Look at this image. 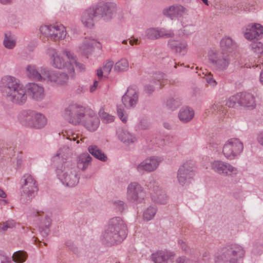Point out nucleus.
<instances>
[{"label":"nucleus","instance_id":"64","mask_svg":"<svg viewBox=\"0 0 263 263\" xmlns=\"http://www.w3.org/2000/svg\"><path fill=\"white\" fill-rule=\"evenodd\" d=\"M103 72H104L102 68H100L97 70V74L98 77L99 79H100L102 78Z\"/></svg>","mask_w":263,"mask_h":263},{"label":"nucleus","instance_id":"15","mask_svg":"<svg viewBox=\"0 0 263 263\" xmlns=\"http://www.w3.org/2000/svg\"><path fill=\"white\" fill-rule=\"evenodd\" d=\"M162 161L161 157L152 156L147 158L136 165L137 171L141 173H150L155 171Z\"/></svg>","mask_w":263,"mask_h":263},{"label":"nucleus","instance_id":"6","mask_svg":"<svg viewBox=\"0 0 263 263\" xmlns=\"http://www.w3.org/2000/svg\"><path fill=\"white\" fill-rule=\"evenodd\" d=\"M48 53L52 60V66L58 69L65 68L70 73L74 72V67L71 60L72 54L68 50H65L63 51V54L66 55L69 60V62H66L64 60L61 58L58 53L57 50L53 48L49 49Z\"/></svg>","mask_w":263,"mask_h":263},{"label":"nucleus","instance_id":"31","mask_svg":"<svg viewBox=\"0 0 263 263\" xmlns=\"http://www.w3.org/2000/svg\"><path fill=\"white\" fill-rule=\"evenodd\" d=\"M194 116V110L188 107L181 108L178 113L179 120L183 123L190 121L193 118Z\"/></svg>","mask_w":263,"mask_h":263},{"label":"nucleus","instance_id":"36","mask_svg":"<svg viewBox=\"0 0 263 263\" xmlns=\"http://www.w3.org/2000/svg\"><path fill=\"white\" fill-rule=\"evenodd\" d=\"M27 257V253L24 251H16L13 253L12 256L13 260L16 263L24 262Z\"/></svg>","mask_w":263,"mask_h":263},{"label":"nucleus","instance_id":"5","mask_svg":"<svg viewBox=\"0 0 263 263\" xmlns=\"http://www.w3.org/2000/svg\"><path fill=\"white\" fill-rule=\"evenodd\" d=\"M20 195L21 202L23 204L29 203L38 191L36 181L32 175L25 174L21 179Z\"/></svg>","mask_w":263,"mask_h":263},{"label":"nucleus","instance_id":"11","mask_svg":"<svg viewBox=\"0 0 263 263\" xmlns=\"http://www.w3.org/2000/svg\"><path fill=\"white\" fill-rule=\"evenodd\" d=\"M146 196L143 188L137 182L130 183L127 191V198L132 202L138 204L142 203Z\"/></svg>","mask_w":263,"mask_h":263},{"label":"nucleus","instance_id":"57","mask_svg":"<svg viewBox=\"0 0 263 263\" xmlns=\"http://www.w3.org/2000/svg\"><path fill=\"white\" fill-rule=\"evenodd\" d=\"M165 77V74L162 72H158L155 74V79L159 82V84L160 85H162V82L161 81V80H163Z\"/></svg>","mask_w":263,"mask_h":263},{"label":"nucleus","instance_id":"32","mask_svg":"<svg viewBox=\"0 0 263 263\" xmlns=\"http://www.w3.org/2000/svg\"><path fill=\"white\" fill-rule=\"evenodd\" d=\"M92 160L88 153H83L77 157V168L84 171L90 164Z\"/></svg>","mask_w":263,"mask_h":263},{"label":"nucleus","instance_id":"55","mask_svg":"<svg viewBox=\"0 0 263 263\" xmlns=\"http://www.w3.org/2000/svg\"><path fill=\"white\" fill-rule=\"evenodd\" d=\"M71 61H72V62L73 63V67H74L75 66L76 68H77L80 71L84 70V65L83 64L77 61V60L75 59L73 55L71 57Z\"/></svg>","mask_w":263,"mask_h":263},{"label":"nucleus","instance_id":"45","mask_svg":"<svg viewBox=\"0 0 263 263\" xmlns=\"http://www.w3.org/2000/svg\"><path fill=\"white\" fill-rule=\"evenodd\" d=\"M117 112L118 117L124 123L127 121V115L125 113L124 109L121 106H117Z\"/></svg>","mask_w":263,"mask_h":263},{"label":"nucleus","instance_id":"37","mask_svg":"<svg viewBox=\"0 0 263 263\" xmlns=\"http://www.w3.org/2000/svg\"><path fill=\"white\" fill-rule=\"evenodd\" d=\"M181 104V102L179 98H171L167 100L166 105L167 108L171 110H175Z\"/></svg>","mask_w":263,"mask_h":263},{"label":"nucleus","instance_id":"39","mask_svg":"<svg viewBox=\"0 0 263 263\" xmlns=\"http://www.w3.org/2000/svg\"><path fill=\"white\" fill-rule=\"evenodd\" d=\"M3 44L7 49H13L16 45V42L11 36L10 34L5 33Z\"/></svg>","mask_w":263,"mask_h":263},{"label":"nucleus","instance_id":"53","mask_svg":"<svg viewBox=\"0 0 263 263\" xmlns=\"http://www.w3.org/2000/svg\"><path fill=\"white\" fill-rule=\"evenodd\" d=\"M66 138L69 139L70 141H72L73 142L76 141V143L78 144L80 142V141H84L83 139L81 138L80 140H79V136L74 133H70V134H67Z\"/></svg>","mask_w":263,"mask_h":263},{"label":"nucleus","instance_id":"44","mask_svg":"<svg viewBox=\"0 0 263 263\" xmlns=\"http://www.w3.org/2000/svg\"><path fill=\"white\" fill-rule=\"evenodd\" d=\"M159 39L161 37L170 38L174 36V32L171 30L158 27Z\"/></svg>","mask_w":263,"mask_h":263},{"label":"nucleus","instance_id":"12","mask_svg":"<svg viewBox=\"0 0 263 263\" xmlns=\"http://www.w3.org/2000/svg\"><path fill=\"white\" fill-rule=\"evenodd\" d=\"M46 75V81L47 83L54 86H65L68 84L69 76L65 73L58 71H44Z\"/></svg>","mask_w":263,"mask_h":263},{"label":"nucleus","instance_id":"14","mask_svg":"<svg viewBox=\"0 0 263 263\" xmlns=\"http://www.w3.org/2000/svg\"><path fill=\"white\" fill-rule=\"evenodd\" d=\"M99 124L100 120L97 115L93 110L87 108L80 124L84 126L89 131L94 132L97 130Z\"/></svg>","mask_w":263,"mask_h":263},{"label":"nucleus","instance_id":"46","mask_svg":"<svg viewBox=\"0 0 263 263\" xmlns=\"http://www.w3.org/2000/svg\"><path fill=\"white\" fill-rule=\"evenodd\" d=\"M113 203L116 209L120 213H122L127 207L123 201L117 200L114 201Z\"/></svg>","mask_w":263,"mask_h":263},{"label":"nucleus","instance_id":"23","mask_svg":"<svg viewBox=\"0 0 263 263\" xmlns=\"http://www.w3.org/2000/svg\"><path fill=\"white\" fill-rule=\"evenodd\" d=\"M98 17L99 15L97 14L96 7H90L83 13L81 21L86 27H91L94 25V21Z\"/></svg>","mask_w":263,"mask_h":263},{"label":"nucleus","instance_id":"21","mask_svg":"<svg viewBox=\"0 0 263 263\" xmlns=\"http://www.w3.org/2000/svg\"><path fill=\"white\" fill-rule=\"evenodd\" d=\"M242 30L245 37L252 40L263 33V27L259 24H249L244 27Z\"/></svg>","mask_w":263,"mask_h":263},{"label":"nucleus","instance_id":"18","mask_svg":"<svg viewBox=\"0 0 263 263\" xmlns=\"http://www.w3.org/2000/svg\"><path fill=\"white\" fill-rule=\"evenodd\" d=\"M194 176L193 167L188 163H185L181 165L177 172V180L181 185L189 183Z\"/></svg>","mask_w":263,"mask_h":263},{"label":"nucleus","instance_id":"35","mask_svg":"<svg viewBox=\"0 0 263 263\" xmlns=\"http://www.w3.org/2000/svg\"><path fill=\"white\" fill-rule=\"evenodd\" d=\"M42 226L39 227V230L41 234L43 237H46L48 235L49 230L48 228L51 224V221L50 218L47 216H45V219L44 221H41Z\"/></svg>","mask_w":263,"mask_h":263},{"label":"nucleus","instance_id":"3","mask_svg":"<svg viewBox=\"0 0 263 263\" xmlns=\"http://www.w3.org/2000/svg\"><path fill=\"white\" fill-rule=\"evenodd\" d=\"M127 231L126 224L121 218H112L102 234V240L108 245L121 242L127 236Z\"/></svg>","mask_w":263,"mask_h":263},{"label":"nucleus","instance_id":"38","mask_svg":"<svg viewBox=\"0 0 263 263\" xmlns=\"http://www.w3.org/2000/svg\"><path fill=\"white\" fill-rule=\"evenodd\" d=\"M128 68V63L127 60L121 59L117 62L114 66V70L116 72H122L126 71Z\"/></svg>","mask_w":263,"mask_h":263},{"label":"nucleus","instance_id":"51","mask_svg":"<svg viewBox=\"0 0 263 263\" xmlns=\"http://www.w3.org/2000/svg\"><path fill=\"white\" fill-rule=\"evenodd\" d=\"M211 109L213 111H216L217 112H219L220 114H225V109L222 105L220 103H214L211 108Z\"/></svg>","mask_w":263,"mask_h":263},{"label":"nucleus","instance_id":"52","mask_svg":"<svg viewBox=\"0 0 263 263\" xmlns=\"http://www.w3.org/2000/svg\"><path fill=\"white\" fill-rule=\"evenodd\" d=\"M263 252V245L255 243L253 246L252 252L255 255L260 254Z\"/></svg>","mask_w":263,"mask_h":263},{"label":"nucleus","instance_id":"63","mask_svg":"<svg viewBox=\"0 0 263 263\" xmlns=\"http://www.w3.org/2000/svg\"><path fill=\"white\" fill-rule=\"evenodd\" d=\"M114 120V117L109 115V116L106 118V119H104V121L106 123H110L113 122Z\"/></svg>","mask_w":263,"mask_h":263},{"label":"nucleus","instance_id":"61","mask_svg":"<svg viewBox=\"0 0 263 263\" xmlns=\"http://www.w3.org/2000/svg\"><path fill=\"white\" fill-rule=\"evenodd\" d=\"M178 243L180 245V247L183 251L185 252L187 251V247L183 240H179Z\"/></svg>","mask_w":263,"mask_h":263},{"label":"nucleus","instance_id":"20","mask_svg":"<svg viewBox=\"0 0 263 263\" xmlns=\"http://www.w3.org/2000/svg\"><path fill=\"white\" fill-rule=\"evenodd\" d=\"M147 186L150 191L152 199L154 202L162 204L166 203L167 197L165 193L160 189L157 183L151 182Z\"/></svg>","mask_w":263,"mask_h":263},{"label":"nucleus","instance_id":"7","mask_svg":"<svg viewBox=\"0 0 263 263\" xmlns=\"http://www.w3.org/2000/svg\"><path fill=\"white\" fill-rule=\"evenodd\" d=\"M87 108L77 104H70L65 109L64 117L70 123L79 125Z\"/></svg>","mask_w":263,"mask_h":263},{"label":"nucleus","instance_id":"54","mask_svg":"<svg viewBox=\"0 0 263 263\" xmlns=\"http://www.w3.org/2000/svg\"><path fill=\"white\" fill-rule=\"evenodd\" d=\"M176 263H196V261L183 256L176 259Z\"/></svg>","mask_w":263,"mask_h":263},{"label":"nucleus","instance_id":"33","mask_svg":"<svg viewBox=\"0 0 263 263\" xmlns=\"http://www.w3.org/2000/svg\"><path fill=\"white\" fill-rule=\"evenodd\" d=\"M117 134L119 140L124 143L129 144L134 143L136 140V138L127 130L120 129Z\"/></svg>","mask_w":263,"mask_h":263},{"label":"nucleus","instance_id":"29","mask_svg":"<svg viewBox=\"0 0 263 263\" xmlns=\"http://www.w3.org/2000/svg\"><path fill=\"white\" fill-rule=\"evenodd\" d=\"M99 43L96 40L91 38H86L83 44L80 47V50L82 54L87 56L90 54L93 49V47L97 46Z\"/></svg>","mask_w":263,"mask_h":263},{"label":"nucleus","instance_id":"56","mask_svg":"<svg viewBox=\"0 0 263 263\" xmlns=\"http://www.w3.org/2000/svg\"><path fill=\"white\" fill-rule=\"evenodd\" d=\"M138 127L141 129H146L149 127V123L146 119H142L140 120Z\"/></svg>","mask_w":263,"mask_h":263},{"label":"nucleus","instance_id":"59","mask_svg":"<svg viewBox=\"0 0 263 263\" xmlns=\"http://www.w3.org/2000/svg\"><path fill=\"white\" fill-rule=\"evenodd\" d=\"M99 114L100 117L104 120V119H106V118L109 116V114L105 112L104 110L100 109Z\"/></svg>","mask_w":263,"mask_h":263},{"label":"nucleus","instance_id":"10","mask_svg":"<svg viewBox=\"0 0 263 263\" xmlns=\"http://www.w3.org/2000/svg\"><path fill=\"white\" fill-rule=\"evenodd\" d=\"M42 34L48 39L57 41L64 39L66 36L65 27L63 25H45L40 29Z\"/></svg>","mask_w":263,"mask_h":263},{"label":"nucleus","instance_id":"43","mask_svg":"<svg viewBox=\"0 0 263 263\" xmlns=\"http://www.w3.org/2000/svg\"><path fill=\"white\" fill-rule=\"evenodd\" d=\"M16 223L13 220H8L5 222L0 223V230L4 232L8 229H12L15 227Z\"/></svg>","mask_w":263,"mask_h":263},{"label":"nucleus","instance_id":"9","mask_svg":"<svg viewBox=\"0 0 263 263\" xmlns=\"http://www.w3.org/2000/svg\"><path fill=\"white\" fill-rule=\"evenodd\" d=\"M243 148V144L238 139L232 138L224 144L222 153L227 159L233 160L240 154Z\"/></svg>","mask_w":263,"mask_h":263},{"label":"nucleus","instance_id":"26","mask_svg":"<svg viewBox=\"0 0 263 263\" xmlns=\"http://www.w3.org/2000/svg\"><path fill=\"white\" fill-rule=\"evenodd\" d=\"M220 48L222 52L230 53L236 50L238 45L236 42L230 36L222 37L220 42Z\"/></svg>","mask_w":263,"mask_h":263},{"label":"nucleus","instance_id":"4","mask_svg":"<svg viewBox=\"0 0 263 263\" xmlns=\"http://www.w3.org/2000/svg\"><path fill=\"white\" fill-rule=\"evenodd\" d=\"M245 251L237 244H231L221 249L215 263H237L238 258L243 257Z\"/></svg>","mask_w":263,"mask_h":263},{"label":"nucleus","instance_id":"60","mask_svg":"<svg viewBox=\"0 0 263 263\" xmlns=\"http://www.w3.org/2000/svg\"><path fill=\"white\" fill-rule=\"evenodd\" d=\"M257 141L263 146V132H261L258 134Z\"/></svg>","mask_w":263,"mask_h":263},{"label":"nucleus","instance_id":"62","mask_svg":"<svg viewBox=\"0 0 263 263\" xmlns=\"http://www.w3.org/2000/svg\"><path fill=\"white\" fill-rule=\"evenodd\" d=\"M67 245L74 253L77 254L78 253V249L77 247L74 246L72 244L71 245H69L67 243Z\"/></svg>","mask_w":263,"mask_h":263},{"label":"nucleus","instance_id":"22","mask_svg":"<svg viewBox=\"0 0 263 263\" xmlns=\"http://www.w3.org/2000/svg\"><path fill=\"white\" fill-rule=\"evenodd\" d=\"M28 77L32 80L44 82L46 81V75L44 74V71H48V68L42 67L40 69H37L34 65H28L26 68Z\"/></svg>","mask_w":263,"mask_h":263},{"label":"nucleus","instance_id":"19","mask_svg":"<svg viewBox=\"0 0 263 263\" xmlns=\"http://www.w3.org/2000/svg\"><path fill=\"white\" fill-rule=\"evenodd\" d=\"M211 166L215 172L223 176H231L237 173L236 168L229 163L221 161H214Z\"/></svg>","mask_w":263,"mask_h":263},{"label":"nucleus","instance_id":"1","mask_svg":"<svg viewBox=\"0 0 263 263\" xmlns=\"http://www.w3.org/2000/svg\"><path fill=\"white\" fill-rule=\"evenodd\" d=\"M1 91L7 100L17 105L24 104L27 100V95L34 101L41 102L45 97L44 87L36 83H29L26 89L15 78L11 76L4 77L1 82Z\"/></svg>","mask_w":263,"mask_h":263},{"label":"nucleus","instance_id":"49","mask_svg":"<svg viewBox=\"0 0 263 263\" xmlns=\"http://www.w3.org/2000/svg\"><path fill=\"white\" fill-rule=\"evenodd\" d=\"M183 33L186 35H190L195 32V26L193 25H187L183 27Z\"/></svg>","mask_w":263,"mask_h":263},{"label":"nucleus","instance_id":"28","mask_svg":"<svg viewBox=\"0 0 263 263\" xmlns=\"http://www.w3.org/2000/svg\"><path fill=\"white\" fill-rule=\"evenodd\" d=\"M173 254L166 250L158 251L151 255V259L154 263H165L171 257Z\"/></svg>","mask_w":263,"mask_h":263},{"label":"nucleus","instance_id":"41","mask_svg":"<svg viewBox=\"0 0 263 263\" xmlns=\"http://www.w3.org/2000/svg\"><path fill=\"white\" fill-rule=\"evenodd\" d=\"M157 212V208L155 206H149L143 213V219L149 221L153 219Z\"/></svg>","mask_w":263,"mask_h":263},{"label":"nucleus","instance_id":"42","mask_svg":"<svg viewBox=\"0 0 263 263\" xmlns=\"http://www.w3.org/2000/svg\"><path fill=\"white\" fill-rule=\"evenodd\" d=\"M251 50L257 54L263 53V44L259 42H252L250 45Z\"/></svg>","mask_w":263,"mask_h":263},{"label":"nucleus","instance_id":"24","mask_svg":"<svg viewBox=\"0 0 263 263\" xmlns=\"http://www.w3.org/2000/svg\"><path fill=\"white\" fill-rule=\"evenodd\" d=\"M168 46L173 51L184 55L187 52V43L183 40H170Z\"/></svg>","mask_w":263,"mask_h":263},{"label":"nucleus","instance_id":"13","mask_svg":"<svg viewBox=\"0 0 263 263\" xmlns=\"http://www.w3.org/2000/svg\"><path fill=\"white\" fill-rule=\"evenodd\" d=\"M162 14L172 20H179L189 14V10L180 4H175L164 8Z\"/></svg>","mask_w":263,"mask_h":263},{"label":"nucleus","instance_id":"17","mask_svg":"<svg viewBox=\"0 0 263 263\" xmlns=\"http://www.w3.org/2000/svg\"><path fill=\"white\" fill-rule=\"evenodd\" d=\"M139 91L136 86L128 87L126 92L122 98L124 106L127 109L134 108L138 102Z\"/></svg>","mask_w":263,"mask_h":263},{"label":"nucleus","instance_id":"48","mask_svg":"<svg viewBox=\"0 0 263 263\" xmlns=\"http://www.w3.org/2000/svg\"><path fill=\"white\" fill-rule=\"evenodd\" d=\"M237 103L238 104V99L236 94L230 97L226 102V105L229 107H234Z\"/></svg>","mask_w":263,"mask_h":263},{"label":"nucleus","instance_id":"50","mask_svg":"<svg viewBox=\"0 0 263 263\" xmlns=\"http://www.w3.org/2000/svg\"><path fill=\"white\" fill-rule=\"evenodd\" d=\"M114 65V62L112 61H107L103 67L102 69L105 75H108L110 73Z\"/></svg>","mask_w":263,"mask_h":263},{"label":"nucleus","instance_id":"34","mask_svg":"<svg viewBox=\"0 0 263 263\" xmlns=\"http://www.w3.org/2000/svg\"><path fill=\"white\" fill-rule=\"evenodd\" d=\"M88 151L90 154L100 161L105 162L107 159V156L95 145L89 146Z\"/></svg>","mask_w":263,"mask_h":263},{"label":"nucleus","instance_id":"16","mask_svg":"<svg viewBox=\"0 0 263 263\" xmlns=\"http://www.w3.org/2000/svg\"><path fill=\"white\" fill-rule=\"evenodd\" d=\"M99 18L103 17L105 20L113 18L117 11V7L114 3H100L95 6Z\"/></svg>","mask_w":263,"mask_h":263},{"label":"nucleus","instance_id":"30","mask_svg":"<svg viewBox=\"0 0 263 263\" xmlns=\"http://www.w3.org/2000/svg\"><path fill=\"white\" fill-rule=\"evenodd\" d=\"M33 116L31 128L41 129L46 125L47 119L43 114L35 111Z\"/></svg>","mask_w":263,"mask_h":263},{"label":"nucleus","instance_id":"2","mask_svg":"<svg viewBox=\"0 0 263 263\" xmlns=\"http://www.w3.org/2000/svg\"><path fill=\"white\" fill-rule=\"evenodd\" d=\"M63 149H60L53 157L52 161L57 166V174L59 179L65 186L73 187L79 181L80 177L76 164L67 160Z\"/></svg>","mask_w":263,"mask_h":263},{"label":"nucleus","instance_id":"47","mask_svg":"<svg viewBox=\"0 0 263 263\" xmlns=\"http://www.w3.org/2000/svg\"><path fill=\"white\" fill-rule=\"evenodd\" d=\"M204 79L206 82L211 86H215L217 84L216 81L213 78V76L211 74V72H207L205 74Z\"/></svg>","mask_w":263,"mask_h":263},{"label":"nucleus","instance_id":"27","mask_svg":"<svg viewBox=\"0 0 263 263\" xmlns=\"http://www.w3.org/2000/svg\"><path fill=\"white\" fill-rule=\"evenodd\" d=\"M34 110H23L18 115V120L23 126L31 127Z\"/></svg>","mask_w":263,"mask_h":263},{"label":"nucleus","instance_id":"25","mask_svg":"<svg viewBox=\"0 0 263 263\" xmlns=\"http://www.w3.org/2000/svg\"><path fill=\"white\" fill-rule=\"evenodd\" d=\"M238 99V104L250 109H253L255 106V101L253 96L250 93L241 92L237 94Z\"/></svg>","mask_w":263,"mask_h":263},{"label":"nucleus","instance_id":"40","mask_svg":"<svg viewBox=\"0 0 263 263\" xmlns=\"http://www.w3.org/2000/svg\"><path fill=\"white\" fill-rule=\"evenodd\" d=\"M158 27L149 28L145 30L146 37L150 40H157L159 39Z\"/></svg>","mask_w":263,"mask_h":263},{"label":"nucleus","instance_id":"58","mask_svg":"<svg viewBox=\"0 0 263 263\" xmlns=\"http://www.w3.org/2000/svg\"><path fill=\"white\" fill-rule=\"evenodd\" d=\"M144 89L146 93L151 94L154 91L155 88L153 85L148 84L144 86Z\"/></svg>","mask_w":263,"mask_h":263},{"label":"nucleus","instance_id":"8","mask_svg":"<svg viewBox=\"0 0 263 263\" xmlns=\"http://www.w3.org/2000/svg\"><path fill=\"white\" fill-rule=\"evenodd\" d=\"M209 60L217 70H224L229 66L230 58L229 54L222 51H210L208 54Z\"/></svg>","mask_w":263,"mask_h":263}]
</instances>
